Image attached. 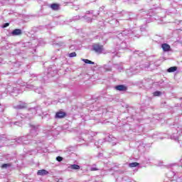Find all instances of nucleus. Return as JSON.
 Masks as SVG:
<instances>
[{
  "instance_id": "nucleus-1",
  "label": "nucleus",
  "mask_w": 182,
  "mask_h": 182,
  "mask_svg": "<svg viewBox=\"0 0 182 182\" xmlns=\"http://www.w3.org/2000/svg\"><path fill=\"white\" fill-rule=\"evenodd\" d=\"M30 127L29 134L15 139L16 143L23 146H28L32 143V139L36 137L37 134H39V125L30 124Z\"/></svg>"
},
{
  "instance_id": "nucleus-2",
  "label": "nucleus",
  "mask_w": 182,
  "mask_h": 182,
  "mask_svg": "<svg viewBox=\"0 0 182 182\" xmlns=\"http://www.w3.org/2000/svg\"><path fill=\"white\" fill-rule=\"evenodd\" d=\"M172 134L171 135V140H175V141H178L180 146L182 147V125L178 124H175L171 127Z\"/></svg>"
},
{
  "instance_id": "nucleus-3",
  "label": "nucleus",
  "mask_w": 182,
  "mask_h": 182,
  "mask_svg": "<svg viewBox=\"0 0 182 182\" xmlns=\"http://www.w3.org/2000/svg\"><path fill=\"white\" fill-rule=\"evenodd\" d=\"M126 38H123L119 36H116L112 40L116 50H124L129 48V44L126 42Z\"/></svg>"
},
{
  "instance_id": "nucleus-4",
  "label": "nucleus",
  "mask_w": 182,
  "mask_h": 182,
  "mask_svg": "<svg viewBox=\"0 0 182 182\" xmlns=\"http://www.w3.org/2000/svg\"><path fill=\"white\" fill-rule=\"evenodd\" d=\"M41 110H42V109L39 107L30 108L27 114L17 113L16 118L27 119L28 120H31V119H33V116H35L36 113H39V114H41V112H39Z\"/></svg>"
},
{
  "instance_id": "nucleus-5",
  "label": "nucleus",
  "mask_w": 182,
  "mask_h": 182,
  "mask_svg": "<svg viewBox=\"0 0 182 182\" xmlns=\"http://www.w3.org/2000/svg\"><path fill=\"white\" fill-rule=\"evenodd\" d=\"M134 31L129 29H125L122 31L121 33H119L117 36H119V38H122L123 39H127V38H133L134 34Z\"/></svg>"
},
{
  "instance_id": "nucleus-6",
  "label": "nucleus",
  "mask_w": 182,
  "mask_h": 182,
  "mask_svg": "<svg viewBox=\"0 0 182 182\" xmlns=\"http://www.w3.org/2000/svg\"><path fill=\"white\" fill-rule=\"evenodd\" d=\"M140 70V67L137 65H134L131 67L129 69L126 70V73L128 75V76H133V75H136L139 73V71Z\"/></svg>"
},
{
  "instance_id": "nucleus-7",
  "label": "nucleus",
  "mask_w": 182,
  "mask_h": 182,
  "mask_svg": "<svg viewBox=\"0 0 182 182\" xmlns=\"http://www.w3.org/2000/svg\"><path fill=\"white\" fill-rule=\"evenodd\" d=\"M58 74L56 66L51 65L48 68L47 77H53Z\"/></svg>"
},
{
  "instance_id": "nucleus-8",
  "label": "nucleus",
  "mask_w": 182,
  "mask_h": 182,
  "mask_svg": "<svg viewBox=\"0 0 182 182\" xmlns=\"http://www.w3.org/2000/svg\"><path fill=\"white\" fill-rule=\"evenodd\" d=\"M92 50L100 55V53H103V46L99 43H94L92 46Z\"/></svg>"
},
{
  "instance_id": "nucleus-9",
  "label": "nucleus",
  "mask_w": 182,
  "mask_h": 182,
  "mask_svg": "<svg viewBox=\"0 0 182 182\" xmlns=\"http://www.w3.org/2000/svg\"><path fill=\"white\" fill-rule=\"evenodd\" d=\"M18 87L9 84L6 87L5 92L9 93V95H12V93H18Z\"/></svg>"
},
{
  "instance_id": "nucleus-10",
  "label": "nucleus",
  "mask_w": 182,
  "mask_h": 182,
  "mask_svg": "<svg viewBox=\"0 0 182 182\" xmlns=\"http://www.w3.org/2000/svg\"><path fill=\"white\" fill-rule=\"evenodd\" d=\"M16 110H22V109H26L28 107V103L23 101H19L18 105L13 106Z\"/></svg>"
},
{
  "instance_id": "nucleus-11",
  "label": "nucleus",
  "mask_w": 182,
  "mask_h": 182,
  "mask_svg": "<svg viewBox=\"0 0 182 182\" xmlns=\"http://www.w3.org/2000/svg\"><path fill=\"white\" fill-rule=\"evenodd\" d=\"M142 87L144 89H150L151 87V80H144L140 82Z\"/></svg>"
},
{
  "instance_id": "nucleus-12",
  "label": "nucleus",
  "mask_w": 182,
  "mask_h": 182,
  "mask_svg": "<svg viewBox=\"0 0 182 182\" xmlns=\"http://www.w3.org/2000/svg\"><path fill=\"white\" fill-rule=\"evenodd\" d=\"M132 32H134V34L132 36V38H140L141 36V32H143V30L141 28H134L132 30Z\"/></svg>"
},
{
  "instance_id": "nucleus-13",
  "label": "nucleus",
  "mask_w": 182,
  "mask_h": 182,
  "mask_svg": "<svg viewBox=\"0 0 182 182\" xmlns=\"http://www.w3.org/2000/svg\"><path fill=\"white\" fill-rule=\"evenodd\" d=\"M66 112L63 111H58L55 113V119H63L64 117H66Z\"/></svg>"
},
{
  "instance_id": "nucleus-14",
  "label": "nucleus",
  "mask_w": 182,
  "mask_h": 182,
  "mask_svg": "<svg viewBox=\"0 0 182 182\" xmlns=\"http://www.w3.org/2000/svg\"><path fill=\"white\" fill-rule=\"evenodd\" d=\"M11 36H21L22 35V30L16 28L11 31Z\"/></svg>"
},
{
  "instance_id": "nucleus-15",
  "label": "nucleus",
  "mask_w": 182,
  "mask_h": 182,
  "mask_svg": "<svg viewBox=\"0 0 182 182\" xmlns=\"http://www.w3.org/2000/svg\"><path fill=\"white\" fill-rule=\"evenodd\" d=\"M31 80H42V79L43 80H46V78L45 77H41V75H37L36 74H31Z\"/></svg>"
},
{
  "instance_id": "nucleus-16",
  "label": "nucleus",
  "mask_w": 182,
  "mask_h": 182,
  "mask_svg": "<svg viewBox=\"0 0 182 182\" xmlns=\"http://www.w3.org/2000/svg\"><path fill=\"white\" fill-rule=\"evenodd\" d=\"M116 90H119V92H126L127 90V87L124 85H119L115 86Z\"/></svg>"
},
{
  "instance_id": "nucleus-17",
  "label": "nucleus",
  "mask_w": 182,
  "mask_h": 182,
  "mask_svg": "<svg viewBox=\"0 0 182 182\" xmlns=\"http://www.w3.org/2000/svg\"><path fill=\"white\" fill-rule=\"evenodd\" d=\"M31 89L32 90H34V92H36V93H38V95H41V93H42V92H43V89H42L41 87H35L33 85H31L30 86Z\"/></svg>"
},
{
  "instance_id": "nucleus-18",
  "label": "nucleus",
  "mask_w": 182,
  "mask_h": 182,
  "mask_svg": "<svg viewBox=\"0 0 182 182\" xmlns=\"http://www.w3.org/2000/svg\"><path fill=\"white\" fill-rule=\"evenodd\" d=\"M146 146L147 145L143 142L139 144V145L138 146V151H139L140 153H144V151H146Z\"/></svg>"
},
{
  "instance_id": "nucleus-19",
  "label": "nucleus",
  "mask_w": 182,
  "mask_h": 182,
  "mask_svg": "<svg viewBox=\"0 0 182 182\" xmlns=\"http://www.w3.org/2000/svg\"><path fill=\"white\" fill-rule=\"evenodd\" d=\"M161 48H162L164 52H170V50L171 49V48L170 47V45H168L167 43H163L161 45Z\"/></svg>"
},
{
  "instance_id": "nucleus-20",
  "label": "nucleus",
  "mask_w": 182,
  "mask_h": 182,
  "mask_svg": "<svg viewBox=\"0 0 182 182\" xmlns=\"http://www.w3.org/2000/svg\"><path fill=\"white\" fill-rule=\"evenodd\" d=\"M48 174H49V171L46 169L38 170L37 172L38 176H48Z\"/></svg>"
},
{
  "instance_id": "nucleus-21",
  "label": "nucleus",
  "mask_w": 182,
  "mask_h": 182,
  "mask_svg": "<svg viewBox=\"0 0 182 182\" xmlns=\"http://www.w3.org/2000/svg\"><path fill=\"white\" fill-rule=\"evenodd\" d=\"M140 16H143L142 19H147V18H150V16H151V15L150 14V13L146 14V11H143V10L141 11L140 12Z\"/></svg>"
},
{
  "instance_id": "nucleus-22",
  "label": "nucleus",
  "mask_w": 182,
  "mask_h": 182,
  "mask_svg": "<svg viewBox=\"0 0 182 182\" xmlns=\"http://www.w3.org/2000/svg\"><path fill=\"white\" fill-rule=\"evenodd\" d=\"M68 168L71 170H80V166L77 164H71L68 166Z\"/></svg>"
},
{
  "instance_id": "nucleus-23",
  "label": "nucleus",
  "mask_w": 182,
  "mask_h": 182,
  "mask_svg": "<svg viewBox=\"0 0 182 182\" xmlns=\"http://www.w3.org/2000/svg\"><path fill=\"white\" fill-rule=\"evenodd\" d=\"M1 167V168L6 170L10 167H12V163L3 164Z\"/></svg>"
},
{
  "instance_id": "nucleus-24",
  "label": "nucleus",
  "mask_w": 182,
  "mask_h": 182,
  "mask_svg": "<svg viewBox=\"0 0 182 182\" xmlns=\"http://www.w3.org/2000/svg\"><path fill=\"white\" fill-rule=\"evenodd\" d=\"M177 70V66H173L170 67L167 69L168 73H173V72H176Z\"/></svg>"
},
{
  "instance_id": "nucleus-25",
  "label": "nucleus",
  "mask_w": 182,
  "mask_h": 182,
  "mask_svg": "<svg viewBox=\"0 0 182 182\" xmlns=\"http://www.w3.org/2000/svg\"><path fill=\"white\" fill-rule=\"evenodd\" d=\"M50 6L53 11H58L59 9V4H52Z\"/></svg>"
},
{
  "instance_id": "nucleus-26",
  "label": "nucleus",
  "mask_w": 182,
  "mask_h": 182,
  "mask_svg": "<svg viewBox=\"0 0 182 182\" xmlns=\"http://www.w3.org/2000/svg\"><path fill=\"white\" fill-rule=\"evenodd\" d=\"M80 19H82V16H75L71 19H70V22H76V21H79Z\"/></svg>"
},
{
  "instance_id": "nucleus-27",
  "label": "nucleus",
  "mask_w": 182,
  "mask_h": 182,
  "mask_svg": "<svg viewBox=\"0 0 182 182\" xmlns=\"http://www.w3.org/2000/svg\"><path fill=\"white\" fill-rule=\"evenodd\" d=\"M82 60L84 62V63H87V65H95V62L89 59H82Z\"/></svg>"
},
{
  "instance_id": "nucleus-28",
  "label": "nucleus",
  "mask_w": 182,
  "mask_h": 182,
  "mask_svg": "<svg viewBox=\"0 0 182 182\" xmlns=\"http://www.w3.org/2000/svg\"><path fill=\"white\" fill-rule=\"evenodd\" d=\"M21 63L20 62H16L13 64V68L12 69H16L17 68H21Z\"/></svg>"
},
{
  "instance_id": "nucleus-29",
  "label": "nucleus",
  "mask_w": 182,
  "mask_h": 182,
  "mask_svg": "<svg viewBox=\"0 0 182 182\" xmlns=\"http://www.w3.org/2000/svg\"><path fill=\"white\" fill-rule=\"evenodd\" d=\"M4 159H5V160H6V161H11V160H14V158L10 154L6 155L4 156Z\"/></svg>"
},
{
  "instance_id": "nucleus-30",
  "label": "nucleus",
  "mask_w": 182,
  "mask_h": 182,
  "mask_svg": "<svg viewBox=\"0 0 182 182\" xmlns=\"http://www.w3.org/2000/svg\"><path fill=\"white\" fill-rule=\"evenodd\" d=\"M104 69H105V72H112V67H110L109 65H105Z\"/></svg>"
},
{
  "instance_id": "nucleus-31",
  "label": "nucleus",
  "mask_w": 182,
  "mask_h": 182,
  "mask_svg": "<svg viewBox=\"0 0 182 182\" xmlns=\"http://www.w3.org/2000/svg\"><path fill=\"white\" fill-rule=\"evenodd\" d=\"M114 68H115V69H117L119 72H122V70H123V67L122 65H119L118 64L114 65Z\"/></svg>"
},
{
  "instance_id": "nucleus-32",
  "label": "nucleus",
  "mask_w": 182,
  "mask_h": 182,
  "mask_svg": "<svg viewBox=\"0 0 182 182\" xmlns=\"http://www.w3.org/2000/svg\"><path fill=\"white\" fill-rule=\"evenodd\" d=\"M82 18H84L85 20L87 22H92V18H91V17H87V15H85V16H82Z\"/></svg>"
},
{
  "instance_id": "nucleus-33",
  "label": "nucleus",
  "mask_w": 182,
  "mask_h": 182,
  "mask_svg": "<svg viewBox=\"0 0 182 182\" xmlns=\"http://www.w3.org/2000/svg\"><path fill=\"white\" fill-rule=\"evenodd\" d=\"M137 166H139V163L137 162H132L129 164V167H137Z\"/></svg>"
},
{
  "instance_id": "nucleus-34",
  "label": "nucleus",
  "mask_w": 182,
  "mask_h": 182,
  "mask_svg": "<svg viewBox=\"0 0 182 182\" xmlns=\"http://www.w3.org/2000/svg\"><path fill=\"white\" fill-rule=\"evenodd\" d=\"M51 60L55 62V60H58V62H60V60H62L61 58H57L55 56L51 57Z\"/></svg>"
},
{
  "instance_id": "nucleus-35",
  "label": "nucleus",
  "mask_w": 182,
  "mask_h": 182,
  "mask_svg": "<svg viewBox=\"0 0 182 182\" xmlns=\"http://www.w3.org/2000/svg\"><path fill=\"white\" fill-rule=\"evenodd\" d=\"M170 182H182V178L178 177L176 179H173V180L170 181Z\"/></svg>"
},
{
  "instance_id": "nucleus-36",
  "label": "nucleus",
  "mask_w": 182,
  "mask_h": 182,
  "mask_svg": "<svg viewBox=\"0 0 182 182\" xmlns=\"http://www.w3.org/2000/svg\"><path fill=\"white\" fill-rule=\"evenodd\" d=\"M134 55H138V56H143V52L140 50L134 51Z\"/></svg>"
},
{
  "instance_id": "nucleus-37",
  "label": "nucleus",
  "mask_w": 182,
  "mask_h": 182,
  "mask_svg": "<svg viewBox=\"0 0 182 182\" xmlns=\"http://www.w3.org/2000/svg\"><path fill=\"white\" fill-rule=\"evenodd\" d=\"M69 58H76L77 54L76 52H73L68 54Z\"/></svg>"
},
{
  "instance_id": "nucleus-38",
  "label": "nucleus",
  "mask_w": 182,
  "mask_h": 182,
  "mask_svg": "<svg viewBox=\"0 0 182 182\" xmlns=\"http://www.w3.org/2000/svg\"><path fill=\"white\" fill-rule=\"evenodd\" d=\"M154 96H161V92H160V91H155L154 92Z\"/></svg>"
},
{
  "instance_id": "nucleus-39",
  "label": "nucleus",
  "mask_w": 182,
  "mask_h": 182,
  "mask_svg": "<svg viewBox=\"0 0 182 182\" xmlns=\"http://www.w3.org/2000/svg\"><path fill=\"white\" fill-rule=\"evenodd\" d=\"M104 141H112V137L110 136H108L105 139H104Z\"/></svg>"
},
{
  "instance_id": "nucleus-40",
  "label": "nucleus",
  "mask_w": 182,
  "mask_h": 182,
  "mask_svg": "<svg viewBox=\"0 0 182 182\" xmlns=\"http://www.w3.org/2000/svg\"><path fill=\"white\" fill-rule=\"evenodd\" d=\"M56 160H57V161H59V162L63 161V157H62L60 156H58L56 157Z\"/></svg>"
},
{
  "instance_id": "nucleus-41",
  "label": "nucleus",
  "mask_w": 182,
  "mask_h": 182,
  "mask_svg": "<svg viewBox=\"0 0 182 182\" xmlns=\"http://www.w3.org/2000/svg\"><path fill=\"white\" fill-rule=\"evenodd\" d=\"M53 45H58V46H63L65 45V43L63 42H60L58 43H53Z\"/></svg>"
},
{
  "instance_id": "nucleus-42",
  "label": "nucleus",
  "mask_w": 182,
  "mask_h": 182,
  "mask_svg": "<svg viewBox=\"0 0 182 182\" xmlns=\"http://www.w3.org/2000/svg\"><path fill=\"white\" fill-rule=\"evenodd\" d=\"M85 14H86V15H90V14H93V10L87 11Z\"/></svg>"
},
{
  "instance_id": "nucleus-43",
  "label": "nucleus",
  "mask_w": 182,
  "mask_h": 182,
  "mask_svg": "<svg viewBox=\"0 0 182 182\" xmlns=\"http://www.w3.org/2000/svg\"><path fill=\"white\" fill-rule=\"evenodd\" d=\"M9 26V23H6L2 25V28H8Z\"/></svg>"
},
{
  "instance_id": "nucleus-44",
  "label": "nucleus",
  "mask_w": 182,
  "mask_h": 182,
  "mask_svg": "<svg viewBox=\"0 0 182 182\" xmlns=\"http://www.w3.org/2000/svg\"><path fill=\"white\" fill-rule=\"evenodd\" d=\"M90 170H91V171H97L98 169H97V168L92 166L90 168Z\"/></svg>"
},
{
  "instance_id": "nucleus-45",
  "label": "nucleus",
  "mask_w": 182,
  "mask_h": 182,
  "mask_svg": "<svg viewBox=\"0 0 182 182\" xmlns=\"http://www.w3.org/2000/svg\"><path fill=\"white\" fill-rule=\"evenodd\" d=\"M97 157L99 159H102V157H103V153H99L98 155H97Z\"/></svg>"
},
{
  "instance_id": "nucleus-46",
  "label": "nucleus",
  "mask_w": 182,
  "mask_h": 182,
  "mask_svg": "<svg viewBox=\"0 0 182 182\" xmlns=\"http://www.w3.org/2000/svg\"><path fill=\"white\" fill-rule=\"evenodd\" d=\"M14 124H15L16 126H19V125L21 124V122H15L14 123Z\"/></svg>"
},
{
  "instance_id": "nucleus-47",
  "label": "nucleus",
  "mask_w": 182,
  "mask_h": 182,
  "mask_svg": "<svg viewBox=\"0 0 182 182\" xmlns=\"http://www.w3.org/2000/svg\"><path fill=\"white\" fill-rule=\"evenodd\" d=\"M169 173H171L172 174H173V176H176V174H175V172L174 171H170Z\"/></svg>"
},
{
  "instance_id": "nucleus-48",
  "label": "nucleus",
  "mask_w": 182,
  "mask_h": 182,
  "mask_svg": "<svg viewBox=\"0 0 182 182\" xmlns=\"http://www.w3.org/2000/svg\"><path fill=\"white\" fill-rule=\"evenodd\" d=\"M98 143H103V141H102V139H100V140L98 141Z\"/></svg>"
},
{
  "instance_id": "nucleus-49",
  "label": "nucleus",
  "mask_w": 182,
  "mask_h": 182,
  "mask_svg": "<svg viewBox=\"0 0 182 182\" xmlns=\"http://www.w3.org/2000/svg\"><path fill=\"white\" fill-rule=\"evenodd\" d=\"M129 19H130V21H132V19H134V18L130 17Z\"/></svg>"
},
{
  "instance_id": "nucleus-50",
  "label": "nucleus",
  "mask_w": 182,
  "mask_h": 182,
  "mask_svg": "<svg viewBox=\"0 0 182 182\" xmlns=\"http://www.w3.org/2000/svg\"><path fill=\"white\" fill-rule=\"evenodd\" d=\"M159 139H160L161 140H163V139H164V137H159Z\"/></svg>"
},
{
  "instance_id": "nucleus-51",
  "label": "nucleus",
  "mask_w": 182,
  "mask_h": 182,
  "mask_svg": "<svg viewBox=\"0 0 182 182\" xmlns=\"http://www.w3.org/2000/svg\"><path fill=\"white\" fill-rule=\"evenodd\" d=\"M112 4H114V0H112Z\"/></svg>"
},
{
  "instance_id": "nucleus-52",
  "label": "nucleus",
  "mask_w": 182,
  "mask_h": 182,
  "mask_svg": "<svg viewBox=\"0 0 182 182\" xmlns=\"http://www.w3.org/2000/svg\"><path fill=\"white\" fill-rule=\"evenodd\" d=\"M123 180H125V181H126L127 179H126V178H123Z\"/></svg>"
},
{
  "instance_id": "nucleus-53",
  "label": "nucleus",
  "mask_w": 182,
  "mask_h": 182,
  "mask_svg": "<svg viewBox=\"0 0 182 182\" xmlns=\"http://www.w3.org/2000/svg\"><path fill=\"white\" fill-rule=\"evenodd\" d=\"M144 31H146V28H144Z\"/></svg>"
},
{
  "instance_id": "nucleus-54",
  "label": "nucleus",
  "mask_w": 182,
  "mask_h": 182,
  "mask_svg": "<svg viewBox=\"0 0 182 182\" xmlns=\"http://www.w3.org/2000/svg\"><path fill=\"white\" fill-rule=\"evenodd\" d=\"M154 136H156V134H154Z\"/></svg>"
}]
</instances>
